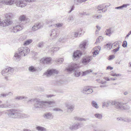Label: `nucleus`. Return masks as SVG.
Masks as SVG:
<instances>
[{"mask_svg": "<svg viewBox=\"0 0 131 131\" xmlns=\"http://www.w3.org/2000/svg\"><path fill=\"white\" fill-rule=\"evenodd\" d=\"M14 16L13 14L11 13H9L6 14L5 15V18L9 20Z\"/></svg>", "mask_w": 131, "mask_h": 131, "instance_id": "nucleus-25", "label": "nucleus"}, {"mask_svg": "<svg viewBox=\"0 0 131 131\" xmlns=\"http://www.w3.org/2000/svg\"><path fill=\"white\" fill-rule=\"evenodd\" d=\"M130 108V107L129 106L127 105L126 103L124 104L122 103V104L121 107V110H128Z\"/></svg>", "mask_w": 131, "mask_h": 131, "instance_id": "nucleus-20", "label": "nucleus"}, {"mask_svg": "<svg viewBox=\"0 0 131 131\" xmlns=\"http://www.w3.org/2000/svg\"><path fill=\"white\" fill-rule=\"evenodd\" d=\"M91 57H90L83 58L82 59V62L84 65L86 64L91 61Z\"/></svg>", "mask_w": 131, "mask_h": 131, "instance_id": "nucleus-16", "label": "nucleus"}, {"mask_svg": "<svg viewBox=\"0 0 131 131\" xmlns=\"http://www.w3.org/2000/svg\"><path fill=\"white\" fill-rule=\"evenodd\" d=\"M106 46L108 50H110L112 47V45H111V44L109 43L106 44Z\"/></svg>", "mask_w": 131, "mask_h": 131, "instance_id": "nucleus-41", "label": "nucleus"}, {"mask_svg": "<svg viewBox=\"0 0 131 131\" xmlns=\"http://www.w3.org/2000/svg\"><path fill=\"white\" fill-rule=\"evenodd\" d=\"M78 68L79 66L77 64L75 63L69 65L66 70L69 73H71L72 71H75L74 73V76L75 77H78L80 75L81 73V72L75 71V70Z\"/></svg>", "mask_w": 131, "mask_h": 131, "instance_id": "nucleus-4", "label": "nucleus"}, {"mask_svg": "<svg viewBox=\"0 0 131 131\" xmlns=\"http://www.w3.org/2000/svg\"><path fill=\"white\" fill-rule=\"evenodd\" d=\"M59 50L58 47H52L50 49L49 51L51 52V53H54L56 51H58Z\"/></svg>", "mask_w": 131, "mask_h": 131, "instance_id": "nucleus-27", "label": "nucleus"}, {"mask_svg": "<svg viewBox=\"0 0 131 131\" xmlns=\"http://www.w3.org/2000/svg\"><path fill=\"white\" fill-rule=\"evenodd\" d=\"M11 23V21L10 20L6 19L1 22L0 25L3 27L6 26L10 25Z\"/></svg>", "mask_w": 131, "mask_h": 131, "instance_id": "nucleus-13", "label": "nucleus"}, {"mask_svg": "<svg viewBox=\"0 0 131 131\" xmlns=\"http://www.w3.org/2000/svg\"><path fill=\"white\" fill-rule=\"evenodd\" d=\"M7 96V94H6L2 93L0 95V97H6Z\"/></svg>", "mask_w": 131, "mask_h": 131, "instance_id": "nucleus-52", "label": "nucleus"}, {"mask_svg": "<svg viewBox=\"0 0 131 131\" xmlns=\"http://www.w3.org/2000/svg\"><path fill=\"white\" fill-rule=\"evenodd\" d=\"M115 58V56L114 55H111L109 57L108 60H111Z\"/></svg>", "mask_w": 131, "mask_h": 131, "instance_id": "nucleus-53", "label": "nucleus"}, {"mask_svg": "<svg viewBox=\"0 0 131 131\" xmlns=\"http://www.w3.org/2000/svg\"><path fill=\"white\" fill-rule=\"evenodd\" d=\"M82 53L80 50H77L74 52L73 55V59L74 60L76 58H79L82 55Z\"/></svg>", "mask_w": 131, "mask_h": 131, "instance_id": "nucleus-11", "label": "nucleus"}, {"mask_svg": "<svg viewBox=\"0 0 131 131\" xmlns=\"http://www.w3.org/2000/svg\"><path fill=\"white\" fill-rule=\"evenodd\" d=\"M14 71V69L9 67L3 70L2 72V74L3 75L5 76V79L7 80H8V77L6 76V75H8V76H10L12 74Z\"/></svg>", "mask_w": 131, "mask_h": 131, "instance_id": "nucleus-6", "label": "nucleus"}, {"mask_svg": "<svg viewBox=\"0 0 131 131\" xmlns=\"http://www.w3.org/2000/svg\"><path fill=\"white\" fill-rule=\"evenodd\" d=\"M80 126V124L78 123L74 124L73 125L71 126L70 127V129L76 130L78 129Z\"/></svg>", "mask_w": 131, "mask_h": 131, "instance_id": "nucleus-19", "label": "nucleus"}, {"mask_svg": "<svg viewBox=\"0 0 131 131\" xmlns=\"http://www.w3.org/2000/svg\"><path fill=\"white\" fill-rule=\"evenodd\" d=\"M0 3L6 4V0H0Z\"/></svg>", "mask_w": 131, "mask_h": 131, "instance_id": "nucleus-54", "label": "nucleus"}, {"mask_svg": "<svg viewBox=\"0 0 131 131\" xmlns=\"http://www.w3.org/2000/svg\"><path fill=\"white\" fill-rule=\"evenodd\" d=\"M43 24L41 23L35 24L32 27V30L35 31L42 27Z\"/></svg>", "mask_w": 131, "mask_h": 131, "instance_id": "nucleus-12", "label": "nucleus"}, {"mask_svg": "<svg viewBox=\"0 0 131 131\" xmlns=\"http://www.w3.org/2000/svg\"><path fill=\"white\" fill-rule=\"evenodd\" d=\"M73 19V17L71 16H69V17L68 18V20L69 22H70V21H72Z\"/></svg>", "mask_w": 131, "mask_h": 131, "instance_id": "nucleus-49", "label": "nucleus"}, {"mask_svg": "<svg viewBox=\"0 0 131 131\" xmlns=\"http://www.w3.org/2000/svg\"><path fill=\"white\" fill-rule=\"evenodd\" d=\"M28 70L32 72H35L36 70V68L32 66L30 67L29 68Z\"/></svg>", "mask_w": 131, "mask_h": 131, "instance_id": "nucleus-32", "label": "nucleus"}, {"mask_svg": "<svg viewBox=\"0 0 131 131\" xmlns=\"http://www.w3.org/2000/svg\"><path fill=\"white\" fill-rule=\"evenodd\" d=\"M8 111L7 114L10 117L13 118H18L19 111L17 110L12 109L7 110Z\"/></svg>", "mask_w": 131, "mask_h": 131, "instance_id": "nucleus-5", "label": "nucleus"}, {"mask_svg": "<svg viewBox=\"0 0 131 131\" xmlns=\"http://www.w3.org/2000/svg\"><path fill=\"white\" fill-rule=\"evenodd\" d=\"M75 4H76L77 5H78V3H81L82 2L81 0H77L76 1V0H73Z\"/></svg>", "mask_w": 131, "mask_h": 131, "instance_id": "nucleus-43", "label": "nucleus"}, {"mask_svg": "<svg viewBox=\"0 0 131 131\" xmlns=\"http://www.w3.org/2000/svg\"><path fill=\"white\" fill-rule=\"evenodd\" d=\"M92 106L96 108H98L99 106L96 102L94 101H93L92 102Z\"/></svg>", "mask_w": 131, "mask_h": 131, "instance_id": "nucleus-34", "label": "nucleus"}, {"mask_svg": "<svg viewBox=\"0 0 131 131\" xmlns=\"http://www.w3.org/2000/svg\"><path fill=\"white\" fill-rule=\"evenodd\" d=\"M104 4H103L102 5H100L98 6L97 7V9H98V8H99L100 9H102L104 8Z\"/></svg>", "mask_w": 131, "mask_h": 131, "instance_id": "nucleus-50", "label": "nucleus"}, {"mask_svg": "<svg viewBox=\"0 0 131 131\" xmlns=\"http://www.w3.org/2000/svg\"><path fill=\"white\" fill-rule=\"evenodd\" d=\"M34 102L35 103V99H32L28 100L27 101L28 103H31L32 102Z\"/></svg>", "mask_w": 131, "mask_h": 131, "instance_id": "nucleus-48", "label": "nucleus"}, {"mask_svg": "<svg viewBox=\"0 0 131 131\" xmlns=\"http://www.w3.org/2000/svg\"><path fill=\"white\" fill-rule=\"evenodd\" d=\"M74 7H75L74 6V5H73V6H72L71 7V9L70 10L69 12H68V13H70L72 11H73L74 9Z\"/></svg>", "mask_w": 131, "mask_h": 131, "instance_id": "nucleus-57", "label": "nucleus"}, {"mask_svg": "<svg viewBox=\"0 0 131 131\" xmlns=\"http://www.w3.org/2000/svg\"><path fill=\"white\" fill-rule=\"evenodd\" d=\"M53 117V115L50 112L46 113L44 115V117L45 118L49 119H52Z\"/></svg>", "mask_w": 131, "mask_h": 131, "instance_id": "nucleus-15", "label": "nucleus"}, {"mask_svg": "<svg viewBox=\"0 0 131 131\" xmlns=\"http://www.w3.org/2000/svg\"><path fill=\"white\" fill-rule=\"evenodd\" d=\"M23 131H35L34 130H31L30 129H25L23 130Z\"/></svg>", "mask_w": 131, "mask_h": 131, "instance_id": "nucleus-64", "label": "nucleus"}, {"mask_svg": "<svg viewBox=\"0 0 131 131\" xmlns=\"http://www.w3.org/2000/svg\"><path fill=\"white\" fill-rule=\"evenodd\" d=\"M27 117V115L19 112V115L18 118H25Z\"/></svg>", "mask_w": 131, "mask_h": 131, "instance_id": "nucleus-29", "label": "nucleus"}, {"mask_svg": "<svg viewBox=\"0 0 131 131\" xmlns=\"http://www.w3.org/2000/svg\"><path fill=\"white\" fill-rule=\"evenodd\" d=\"M51 59L50 58H45L41 59L40 62L43 64H47L50 63L51 61Z\"/></svg>", "mask_w": 131, "mask_h": 131, "instance_id": "nucleus-14", "label": "nucleus"}, {"mask_svg": "<svg viewBox=\"0 0 131 131\" xmlns=\"http://www.w3.org/2000/svg\"><path fill=\"white\" fill-rule=\"evenodd\" d=\"M127 42L126 41H124L122 44V46L124 48L127 47Z\"/></svg>", "mask_w": 131, "mask_h": 131, "instance_id": "nucleus-46", "label": "nucleus"}, {"mask_svg": "<svg viewBox=\"0 0 131 131\" xmlns=\"http://www.w3.org/2000/svg\"><path fill=\"white\" fill-rule=\"evenodd\" d=\"M32 42V40L31 39L28 40L24 42V45L25 46L31 43Z\"/></svg>", "mask_w": 131, "mask_h": 131, "instance_id": "nucleus-35", "label": "nucleus"}, {"mask_svg": "<svg viewBox=\"0 0 131 131\" xmlns=\"http://www.w3.org/2000/svg\"><path fill=\"white\" fill-rule=\"evenodd\" d=\"M102 17V16L101 15H99L96 16V18L97 19H101Z\"/></svg>", "mask_w": 131, "mask_h": 131, "instance_id": "nucleus-59", "label": "nucleus"}, {"mask_svg": "<svg viewBox=\"0 0 131 131\" xmlns=\"http://www.w3.org/2000/svg\"><path fill=\"white\" fill-rule=\"evenodd\" d=\"M117 120L118 121L120 120L121 121H127L128 122H129L131 121V120L130 119H129V120H128V119H127V121H126V120H124L123 118H121V117H120V118H117Z\"/></svg>", "mask_w": 131, "mask_h": 131, "instance_id": "nucleus-39", "label": "nucleus"}, {"mask_svg": "<svg viewBox=\"0 0 131 131\" xmlns=\"http://www.w3.org/2000/svg\"><path fill=\"white\" fill-rule=\"evenodd\" d=\"M62 25V24L61 23H59L56 24V26L58 27H61Z\"/></svg>", "mask_w": 131, "mask_h": 131, "instance_id": "nucleus-56", "label": "nucleus"}, {"mask_svg": "<svg viewBox=\"0 0 131 131\" xmlns=\"http://www.w3.org/2000/svg\"><path fill=\"white\" fill-rule=\"evenodd\" d=\"M104 79L107 81H109L111 80V79H109L108 78L106 77H104Z\"/></svg>", "mask_w": 131, "mask_h": 131, "instance_id": "nucleus-63", "label": "nucleus"}, {"mask_svg": "<svg viewBox=\"0 0 131 131\" xmlns=\"http://www.w3.org/2000/svg\"><path fill=\"white\" fill-rule=\"evenodd\" d=\"M113 28L112 27L108 29H107L105 31V34L109 36H110L111 34L113 32L114 30H113Z\"/></svg>", "mask_w": 131, "mask_h": 131, "instance_id": "nucleus-17", "label": "nucleus"}, {"mask_svg": "<svg viewBox=\"0 0 131 131\" xmlns=\"http://www.w3.org/2000/svg\"><path fill=\"white\" fill-rule=\"evenodd\" d=\"M59 31L57 29H53L51 30L50 32V38L51 39L54 40L58 36Z\"/></svg>", "mask_w": 131, "mask_h": 131, "instance_id": "nucleus-7", "label": "nucleus"}, {"mask_svg": "<svg viewBox=\"0 0 131 131\" xmlns=\"http://www.w3.org/2000/svg\"><path fill=\"white\" fill-rule=\"evenodd\" d=\"M20 20L21 21L25 20V16L24 15H22L20 17Z\"/></svg>", "mask_w": 131, "mask_h": 131, "instance_id": "nucleus-42", "label": "nucleus"}, {"mask_svg": "<svg viewBox=\"0 0 131 131\" xmlns=\"http://www.w3.org/2000/svg\"><path fill=\"white\" fill-rule=\"evenodd\" d=\"M119 48H120V45H118L117 48L114 49L113 50V51L115 52H117L119 50Z\"/></svg>", "mask_w": 131, "mask_h": 131, "instance_id": "nucleus-51", "label": "nucleus"}, {"mask_svg": "<svg viewBox=\"0 0 131 131\" xmlns=\"http://www.w3.org/2000/svg\"><path fill=\"white\" fill-rule=\"evenodd\" d=\"M23 26L21 25H17L14 27L10 28L11 31L14 32H16L18 31L21 30L23 28Z\"/></svg>", "mask_w": 131, "mask_h": 131, "instance_id": "nucleus-8", "label": "nucleus"}, {"mask_svg": "<svg viewBox=\"0 0 131 131\" xmlns=\"http://www.w3.org/2000/svg\"><path fill=\"white\" fill-rule=\"evenodd\" d=\"M114 101H109L107 102L106 106L107 107L108 106H111L114 105Z\"/></svg>", "mask_w": 131, "mask_h": 131, "instance_id": "nucleus-36", "label": "nucleus"}, {"mask_svg": "<svg viewBox=\"0 0 131 131\" xmlns=\"http://www.w3.org/2000/svg\"><path fill=\"white\" fill-rule=\"evenodd\" d=\"M110 75H111L112 76L114 77V76H115V75H116V73H113V71H112L110 72Z\"/></svg>", "mask_w": 131, "mask_h": 131, "instance_id": "nucleus-58", "label": "nucleus"}, {"mask_svg": "<svg viewBox=\"0 0 131 131\" xmlns=\"http://www.w3.org/2000/svg\"><path fill=\"white\" fill-rule=\"evenodd\" d=\"M27 97H25L23 96H18L14 98L15 100H21L24 99H27Z\"/></svg>", "mask_w": 131, "mask_h": 131, "instance_id": "nucleus-30", "label": "nucleus"}, {"mask_svg": "<svg viewBox=\"0 0 131 131\" xmlns=\"http://www.w3.org/2000/svg\"><path fill=\"white\" fill-rule=\"evenodd\" d=\"M64 60L63 58H59L57 59V60L55 61V62H56L58 64H61L62 63Z\"/></svg>", "mask_w": 131, "mask_h": 131, "instance_id": "nucleus-31", "label": "nucleus"}, {"mask_svg": "<svg viewBox=\"0 0 131 131\" xmlns=\"http://www.w3.org/2000/svg\"><path fill=\"white\" fill-rule=\"evenodd\" d=\"M80 15H82L83 16L84 15H90V14L88 13H87L86 12H83L82 13H80Z\"/></svg>", "mask_w": 131, "mask_h": 131, "instance_id": "nucleus-45", "label": "nucleus"}, {"mask_svg": "<svg viewBox=\"0 0 131 131\" xmlns=\"http://www.w3.org/2000/svg\"><path fill=\"white\" fill-rule=\"evenodd\" d=\"M93 92V90L89 88V86H86L84 87L83 89L82 92L85 94H90Z\"/></svg>", "mask_w": 131, "mask_h": 131, "instance_id": "nucleus-10", "label": "nucleus"}, {"mask_svg": "<svg viewBox=\"0 0 131 131\" xmlns=\"http://www.w3.org/2000/svg\"><path fill=\"white\" fill-rule=\"evenodd\" d=\"M38 47L40 48H42L43 46V43L42 42H40L38 43Z\"/></svg>", "mask_w": 131, "mask_h": 131, "instance_id": "nucleus-44", "label": "nucleus"}, {"mask_svg": "<svg viewBox=\"0 0 131 131\" xmlns=\"http://www.w3.org/2000/svg\"><path fill=\"white\" fill-rule=\"evenodd\" d=\"M92 71L91 69L87 70L86 71L83 72L82 76H85L86 75L89 74L90 72H92Z\"/></svg>", "mask_w": 131, "mask_h": 131, "instance_id": "nucleus-28", "label": "nucleus"}, {"mask_svg": "<svg viewBox=\"0 0 131 131\" xmlns=\"http://www.w3.org/2000/svg\"><path fill=\"white\" fill-rule=\"evenodd\" d=\"M16 0H6V5H11L14 3H16L18 6L23 7L26 5V2H33L35 1V0H21L17 1L16 2Z\"/></svg>", "mask_w": 131, "mask_h": 131, "instance_id": "nucleus-3", "label": "nucleus"}, {"mask_svg": "<svg viewBox=\"0 0 131 131\" xmlns=\"http://www.w3.org/2000/svg\"><path fill=\"white\" fill-rule=\"evenodd\" d=\"M58 71L56 69H50L47 70V72L44 73L45 75H46L47 77L50 76L53 74H57Z\"/></svg>", "mask_w": 131, "mask_h": 131, "instance_id": "nucleus-9", "label": "nucleus"}, {"mask_svg": "<svg viewBox=\"0 0 131 131\" xmlns=\"http://www.w3.org/2000/svg\"><path fill=\"white\" fill-rule=\"evenodd\" d=\"M18 51L15 54L13 57V59L16 61H19L21 59V56H25L26 53H29L30 50L26 47H21L19 48Z\"/></svg>", "mask_w": 131, "mask_h": 131, "instance_id": "nucleus-1", "label": "nucleus"}, {"mask_svg": "<svg viewBox=\"0 0 131 131\" xmlns=\"http://www.w3.org/2000/svg\"><path fill=\"white\" fill-rule=\"evenodd\" d=\"M122 103L119 102H118L114 101V105L115 107L116 108L121 110V107L122 106Z\"/></svg>", "mask_w": 131, "mask_h": 131, "instance_id": "nucleus-18", "label": "nucleus"}, {"mask_svg": "<svg viewBox=\"0 0 131 131\" xmlns=\"http://www.w3.org/2000/svg\"><path fill=\"white\" fill-rule=\"evenodd\" d=\"M113 67H111L110 66H108L107 67L106 69L108 70L110 69L112 70L113 69Z\"/></svg>", "mask_w": 131, "mask_h": 131, "instance_id": "nucleus-60", "label": "nucleus"}, {"mask_svg": "<svg viewBox=\"0 0 131 131\" xmlns=\"http://www.w3.org/2000/svg\"><path fill=\"white\" fill-rule=\"evenodd\" d=\"M89 119L85 118H81L80 117L79 121H86Z\"/></svg>", "mask_w": 131, "mask_h": 131, "instance_id": "nucleus-47", "label": "nucleus"}, {"mask_svg": "<svg viewBox=\"0 0 131 131\" xmlns=\"http://www.w3.org/2000/svg\"><path fill=\"white\" fill-rule=\"evenodd\" d=\"M105 8H102V9H100L99 8H98V10H97V12L98 13H101L100 12V11H101L102 12H105L107 10V9H105L104 10Z\"/></svg>", "mask_w": 131, "mask_h": 131, "instance_id": "nucleus-38", "label": "nucleus"}, {"mask_svg": "<svg viewBox=\"0 0 131 131\" xmlns=\"http://www.w3.org/2000/svg\"><path fill=\"white\" fill-rule=\"evenodd\" d=\"M87 43V42L86 41H84L82 42L79 46L80 48L82 50L85 49Z\"/></svg>", "mask_w": 131, "mask_h": 131, "instance_id": "nucleus-21", "label": "nucleus"}, {"mask_svg": "<svg viewBox=\"0 0 131 131\" xmlns=\"http://www.w3.org/2000/svg\"><path fill=\"white\" fill-rule=\"evenodd\" d=\"M79 117H74V119L75 120H77L79 121Z\"/></svg>", "mask_w": 131, "mask_h": 131, "instance_id": "nucleus-62", "label": "nucleus"}, {"mask_svg": "<svg viewBox=\"0 0 131 131\" xmlns=\"http://www.w3.org/2000/svg\"><path fill=\"white\" fill-rule=\"evenodd\" d=\"M36 129L38 131H47L46 129L44 127L37 126L36 127Z\"/></svg>", "mask_w": 131, "mask_h": 131, "instance_id": "nucleus-26", "label": "nucleus"}, {"mask_svg": "<svg viewBox=\"0 0 131 131\" xmlns=\"http://www.w3.org/2000/svg\"><path fill=\"white\" fill-rule=\"evenodd\" d=\"M130 5L129 4H123L122 5L116 7L115 8L117 9H122L123 8H126L127 6Z\"/></svg>", "mask_w": 131, "mask_h": 131, "instance_id": "nucleus-24", "label": "nucleus"}, {"mask_svg": "<svg viewBox=\"0 0 131 131\" xmlns=\"http://www.w3.org/2000/svg\"><path fill=\"white\" fill-rule=\"evenodd\" d=\"M56 104V102L54 101H42L39 99H35V102L34 105L35 108H41L43 107L45 105H47L49 107L54 106Z\"/></svg>", "mask_w": 131, "mask_h": 131, "instance_id": "nucleus-2", "label": "nucleus"}, {"mask_svg": "<svg viewBox=\"0 0 131 131\" xmlns=\"http://www.w3.org/2000/svg\"><path fill=\"white\" fill-rule=\"evenodd\" d=\"M53 110L54 111H61L62 112H63V111H62V110H61L60 108H54L53 109Z\"/></svg>", "mask_w": 131, "mask_h": 131, "instance_id": "nucleus-55", "label": "nucleus"}, {"mask_svg": "<svg viewBox=\"0 0 131 131\" xmlns=\"http://www.w3.org/2000/svg\"><path fill=\"white\" fill-rule=\"evenodd\" d=\"M66 106L67 107V111L68 112H71L74 108V106L73 105H67Z\"/></svg>", "mask_w": 131, "mask_h": 131, "instance_id": "nucleus-23", "label": "nucleus"}, {"mask_svg": "<svg viewBox=\"0 0 131 131\" xmlns=\"http://www.w3.org/2000/svg\"><path fill=\"white\" fill-rule=\"evenodd\" d=\"M119 43L118 42H116L112 44V47L114 46V48L118 46L119 45Z\"/></svg>", "mask_w": 131, "mask_h": 131, "instance_id": "nucleus-40", "label": "nucleus"}, {"mask_svg": "<svg viewBox=\"0 0 131 131\" xmlns=\"http://www.w3.org/2000/svg\"><path fill=\"white\" fill-rule=\"evenodd\" d=\"M12 105L8 104L6 103V104H0V108H5L7 107H11L12 106Z\"/></svg>", "mask_w": 131, "mask_h": 131, "instance_id": "nucleus-22", "label": "nucleus"}, {"mask_svg": "<svg viewBox=\"0 0 131 131\" xmlns=\"http://www.w3.org/2000/svg\"><path fill=\"white\" fill-rule=\"evenodd\" d=\"M101 37H99V38H98L96 39V42H95V43H98L99 42V41L100 40V38H101Z\"/></svg>", "mask_w": 131, "mask_h": 131, "instance_id": "nucleus-61", "label": "nucleus"}, {"mask_svg": "<svg viewBox=\"0 0 131 131\" xmlns=\"http://www.w3.org/2000/svg\"><path fill=\"white\" fill-rule=\"evenodd\" d=\"M81 31H78V32H72V35H74V37H78V36L79 37L80 36V35L81 33Z\"/></svg>", "mask_w": 131, "mask_h": 131, "instance_id": "nucleus-33", "label": "nucleus"}, {"mask_svg": "<svg viewBox=\"0 0 131 131\" xmlns=\"http://www.w3.org/2000/svg\"><path fill=\"white\" fill-rule=\"evenodd\" d=\"M94 116L98 119H101L102 118V115L101 114H94Z\"/></svg>", "mask_w": 131, "mask_h": 131, "instance_id": "nucleus-37", "label": "nucleus"}]
</instances>
